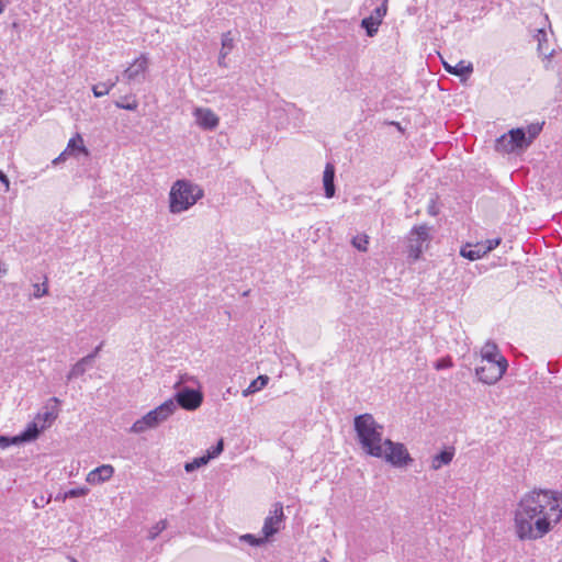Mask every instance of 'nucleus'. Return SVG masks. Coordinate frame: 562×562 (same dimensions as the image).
<instances>
[{"mask_svg":"<svg viewBox=\"0 0 562 562\" xmlns=\"http://www.w3.org/2000/svg\"><path fill=\"white\" fill-rule=\"evenodd\" d=\"M223 451V440L221 439L215 447H212L207 450V454L201 458L194 459L192 462H189L184 465L187 472L193 471L204 464H206L211 459L217 457Z\"/></svg>","mask_w":562,"mask_h":562,"instance_id":"nucleus-13","label":"nucleus"},{"mask_svg":"<svg viewBox=\"0 0 562 562\" xmlns=\"http://www.w3.org/2000/svg\"><path fill=\"white\" fill-rule=\"evenodd\" d=\"M454 456V449L449 448L435 456L431 461V468L434 470L440 469L442 465L449 464Z\"/></svg>","mask_w":562,"mask_h":562,"instance_id":"nucleus-20","label":"nucleus"},{"mask_svg":"<svg viewBox=\"0 0 562 562\" xmlns=\"http://www.w3.org/2000/svg\"><path fill=\"white\" fill-rule=\"evenodd\" d=\"M47 292H48L47 282L45 281L43 283L42 288L38 284L35 285L34 296L35 297H42V296L46 295Z\"/></svg>","mask_w":562,"mask_h":562,"instance_id":"nucleus-34","label":"nucleus"},{"mask_svg":"<svg viewBox=\"0 0 562 562\" xmlns=\"http://www.w3.org/2000/svg\"><path fill=\"white\" fill-rule=\"evenodd\" d=\"M176 409V404L170 400L160 406L147 413L142 419L136 420L132 430L134 432H143L148 428L156 427L159 423L166 420Z\"/></svg>","mask_w":562,"mask_h":562,"instance_id":"nucleus-4","label":"nucleus"},{"mask_svg":"<svg viewBox=\"0 0 562 562\" xmlns=\"http://www.w3.org/2000/svg\"><path fill=\"white\" fill-rule=\"evenodd\" d=\"M480 244L484 246L485 254H488L501 244V238L487 239L485 241H481Z\"/></svg>","mask_w":562,"mask_h":562,"instance_id":"nucleus-28","label":"nucleus"},{"mask_svg":"<svg viewBox=\"0 0 562 562\" xmlns=\"http://www.w3.org/2000/svg\"><path fill=\"white\" fill-rule=\"evenodd\" d=\"M542 126L540 124H531L528 126L527 133L529 135L527 140H532L541 132Z\"/></svg>","mask_w":562,"mask_h":562,"instance_id":"nucleus-30","label":"nucleus"},{"mask_svg":"<svg viewBox=\"0 0 562 562\" xmlns=\"http://www.w3.org/2000/svg\"><path fill=\"white\" fill-rule=\"evenodd\" d=\"M0 181L4 183L5 186V191L9 190V187H10V181L9 179L7 178V176L0 170Z\"/></svg>","mask_w":562,"mask_h":562,"instance_id":"nucleus-36","label":"nucleus"},{"mask_svg":"<svg viewBox=\"0 0 562 562\" xmlns=\"http://www.w3.org/2000/svg\"><path fill=\"white\" fill-rule=\"evenodd\" d=\"M115 83H116V81H113L110 83H106V82L98 83L92 87V92H93L94 97H97V98L106 95L112 90V88L115 86Z\"/></svg>","mask_w":562,"mask_h":562,"instance_id":"nucleus-25","label":"nucleus"},{"mask_svg":"<svg viewBox=\"0 0 562 562\" xmlns=\"http://www.w3.org/2000/svg\"><path fill=\"white\" fill-rule=\"evenodd\" d=\"M378 458H383L394 467L403 468L412 462V458L403 443L393 442L385 439L382 443V453Z\"/></svg>","mask_w":562,"mask_h":562,"instance_id":"nucleus-5","label":"nucleus"},{"mask_svg":"<svg viewBox=\"0 0 562 562\" xmlns=\"http://www.w3.org/2000/svg\"><path fill=\"white\" fill-rule=\"evenodd\" d=\"M148 68V58L145 54L137 57L130 67L125 70V76L128 80H133L139 75L145 74Z\"/></svg>","mask_w":562,"mask_h":562,"instance_id":"nucleus-14","label":"nucleus"},{"mask_svg":"<svg viewBox=\"0 0 562 562\" xmlns=\"http://www.w3.org/2000/svg\"><path fill=\"white\" fill-rule=\"evenodd\" d=\"M355 428L360 442L366 451L379 457L382 453V427L379 426L370 414H363L355 419Z\"/></svg>","mask_w":562,"mask_h":562,"instance_id":"nucleus-2","label":"nucleus"},{"mask_svg":"<svg viewBox=\"0 0 562 562\" xmlns=\"http://www.w3.org/2000/svg\"><path fill=\"white\" fill-rule=\"evenodd\" d=\"M196 123L204 130H214L218 123V116L211 109L198 108L194 111Z\"/></svg>","mask_w":562,"mask_h":562,"instance_id":"nucleus-10","label":"nucleus"},{"mask_svg":"<svg viewBox=\"0 0 562 562\" xmlns=\"http://www.w3.org/2000/svg\"><path fill=\"white\" fill-rule=\"evenodd\" d=\"M319 562H329V561L326 559H322Z\"/></svg>","mask_w":562,"mask_h":562,"instance_id":"nucleus-40","label":"nucleus"},{"mask_svg":"<svg viewBox=\"0 0 562 562\" xmlns=\"http://www.w3.org/2000/svg\"><path fill=\"white\" fill-rule=\"evenodd\" d=\"M430 239L427 225L414 226L408 235V256L414 260L418 259L424 249L427 248Z\"/></svg>","mask_w":562,"mask_h":562,"instance_id":"nucleus-7","label":"nucleus"},{"mask_svg":"<svg viewBox=\"0 0 562 562\" xmlns=\"http://www.w3.org/2000/svg\"><path fill=\"white\" fill-rule=\"evenodd\" d=\"M87 492H88V490L85 487L72 488L69 492H67L66 496H69V497L83 496L87 494Z\"/></svg>","mask_w":562,"mask_h":562,"instance_id":"nucleus-35","label":"nucleus"},{"mask_svg":"<svg viewBox=\"0 0 562 562\" xmlns=\"http://www.w3.org/2000/svg\"><path fill=\"white\" fill-rule=\"evenodd\" d=\"M166 527H167L166 520H160L159 522H157L156 526H154L150 531V538L151 539L156 538L162 530L166 529Z\"/></svg>","mask_w":562,"mask_h":562,"instance_id":"nucleus-31","label":"nucleus"},{"mask_svg":"<svg viewBox=\"0 0 562 562\" xmlns=\"http://www.w3.org/2000/svg\"><path fill=\"white\" fill-rule=\"evenodd\" d=\"M386 11H387V4H386V1H384L380 7H378L374 10V15L373 16L376 20H380V22H382V19L386 14Z\"/></svg>","mask_w":562,"mask_h":562,"instance_id":"nucleus-32","label":"nucleus"},{"mask_svg":"<svg viewBox=\"0 0 562 562\" xmlns=\"http://www.w3.org/2000/svg\"><path fill=\"white\" fill-rule=\"evenodd\" d=\"M202 195L203 192L198 186H193L184 180H178L170 190V211L172 213L186 211Z\"/></svg>","mask_w":562,"mask_h":562,"instance_id":"nucleus-3","label":"nucleus"},{"mask_svg":"<svg viewBox=\"0 0 562 562\" xmlns=\"http://www.w3.org/2000/svg\"><path fill=\"white\" fill-rule=\"evenodd\" d=\"M40 424L35 420L34 423L30 424L25 431L22 434L21 438L22 440H32L35 439L40 431H41Z\"/></svg>","mask_w":562,"mask_h":562,"instance_id":"nucleus-27","label":"nucleus"},{"mask_svg":"<svg viewBox=\"0 0 562 562\" xmlns=\"http://www.w3.org/2000/svg\"><path fill=\"white\" fill-rule=\"evenodd\" d=\"M269 382V378L267 375H259L257 379H255L249 386L243 392L245 396L252 394L255 392L260 391L263 389Z\"/></svg>","mask_w":562,"mask_h":562,"instance_id":"nucleus-21","label":"nucleus"},{"mask_svg":"<svg viewBox=\"0 0 562 562\" xmlns=\"http://www.w3.org/2000/svg\"><path fill=\"white\" fill-rule=\"evenodd\" d=\"M460 255L473 261L482 258L486 254L484 246H482L480 243H476L475 245L468 244L467 246L462 247L460 250Z\"/></svg>","mask_w":562,"mask_h":562,"instance_id":"nucleus-16","label":"nucleus"},{"mask_svg":"<svg viewBox=\"0 0 562 562\" xmlns=\"http://www.w3.org/2000/svg\"><path fill=\"white\" fill-rule=\"evenodd\" d=\"M0 440H1V441H5V438H4V437H0Z\"/></svg>","mask_w":562,"mask_h":562,"instance_id":"nucleus-41","label":"nucleus"},{"mask_svg":"<svg viewBox=\"0 0 562 562\" xmlns=\"http://www.w3.org/2000/svg\"><path fill=\"white\" fill-rule=\"evenodd\" d=\"M114 468L111 464H102L87 474L86 481L89 484H101L113 476Z\"/></svg>","mask_w":562,"mask_h":562,"instance_id":"nucleus-12","label":"nucleus"},{"mask_svg":"<svg viewBox=\"0 0 562 562\" xmlns=\"http://www.w3.org/2000/svg\"><path fill=\"white\" fill-rule=\"evenodd\" d=\"M232 46H233L232 38H227V37L223 38V48L227 47L228 49H231Z\"/></svg>","mask_w":562,"mask_h":562,"instance_id":"nucleus-38","label":"nucleus"},{"mask_svg":"<svg viewBox=\"0 0 562 562\" xmlns=\"http://www.w3.org/2000/svg\"><path fill=\"white\" fill-rule=\"evenodd\" d=\"M381 24L373 15L362 20V26L366 27L368 35L372 36L376 33L378 26Z\"/></svg>","mask_w":562,"mask_h":562,"instance_id":"nucleus-24","label":"nucleus"},{"mask_svg":"<svg viewBox=\"0 0 562 562\" xmlns=\"http://www.w3.org/2000/svg\"><path fill=\"white\" fill-rule=\"evenodd\" d=\"M351 244L359 251H367L369 246V236L367 234H360L352 238Z\"/></svg>","mask_w":562,"mask_h":562,"instance_id":"nucleus-26","label":"nucleus"},{"mask_svg":"<svg viewBox=\"0 0 562 562\" xmlns=\"http://www.w3.org/2000/svg\"><path fill=\"white\" fill-rule=\"evenodd\" d=\"M334 178H335V167L331 164H327L325 166L324 173H323V182H324L326 198H333L335 194Z\"/></svg>","mask_w":562,"mask_h":562,"instance_id":"nucleus-15","label":"nucleus"},{"mask_svg":"<svg viewBox=\"0 0 562 562\" xmlns=\"http://www.w3.org/2000/svg\"><path fill=\"white\" fill-rule=\"evenodd\" d=\"M284 520L283 506L281 503H276L271 514L265 519L262 533L265 539H268L276 535Z\"/></svg>","mask_w":562,"mask_h":562,"instance_id":"nucleus-9","label":"nucleus"},{"mask_svg":"<svg viewBox=\"0 0 562 562\" xmlns=\"http://www.w3.org/2000/svg\"><path fill=\"white\" fill-rule=\"evenodd\" d=\"M57 418V414L54 412H45L44 414H38L35 420L40 424L41 429H45Z\"/></svg>","mask_w":562,"mask_h":562,"instance_id":"nucleus-22","label":"nucleus"},{"mask_svg":"<svg viewBox=\"0 0 562 562\" xmlns=\"http://www.w3.org/2000/svg\"><path fill=\"white\" fill-rule=\"evenodd\" d=\"M562 518V494L548 490L531 491L519 502L515 530L519 539H538Z\"/></svg>","mask_w":562,"mask_h":562,"instance_id":"nucleus-1","label":"nucleus"},{"mask_svg":"<svg viewBox=\"0 0 562 562\" xmlns=\"http://www.w3.org/2000/svg\"><path fill=\"white\" fill-rule=\"evenodd\" d=\"M498 145L505 151H513L517 148H522L530 144V140H527L526 133L522 128H514L508 132V134L503 135L497 140Z\"/></svg>","mask_w":562,"mask_h":562,"instance_id":"nucleus-8","label":"nucleus"},{"mask_svg":"<svg viewBox=\"0 0 562 562\" xmlns=\"http://www.w3.org/2000/svg\"><path fill=\"white\" fill-rule=\"evenodd\" d=\"M501 359H505L497 346L495 344H492V342H486L482 348H481V361H492V360H501Z\"/></svg>","mask_w":562,"mask_h":562,"instance_id":"nucleus-19","label":"nucleus"},{"mask_svg":"<svg viewBox=\"0 0 562 562\" xmlns=\"http://www.w3.org/2000/svg\"><path fill=\"white\" fill-rule=\"evenodd\" d=\"M445 69L456 76H464L468 77L473 71V66L471 63L460 60L454 66L449 65L448 63H443Z\"/></svg>","mask_w":562,"mask_h":562,"instance_id":"nucleus-17","label":"nucleus"},{"mask_svg":"<svg viewBox=\"0 0 562 562\" xmlns=\"http://www.w3.org/2000/svg\"><path fill=\"white\" fill-rule=\"evenodd\" d=\"M9 0H0V14L4 12Z\"/></svg>","mask_w":562,"mask_h":562,"instance_id":"nucleus-39","label":"nucleus"},{"mask_svg":"<svg viewBox=\"0 0 562 562\" xmlns=\"http://www.w3.org/2000/svg\"><path fill=\"white\" fill-rule=\"evenodd\" d=\"M115 106L119 109L134 111L137 109L138 102L135 97H124L122 100L115 102Z\"/></svg>","mask_w":562,"mask_h":562,"instance_id":"nucleus-23","label":"nucleus"},{"mask_svg":"<svg viewBox=\"0 0 562 562\" xmlns=\"http://www.w3.org/2000/svg\"><path fill=\"white\" fill-rule=\"evenodd\" d=\"M70 562H78V561H77V560H75V559H71V560H70Z\"/></svg>","mask_w":562,"mask_h":562,"instance_id":"nucleus-42","label":"nucleus"},{"mask_svg":"<svg viewBox=\"0 0 562 562\" xmlns=\"http://www.w3.org/2000/svg\"><path fill=\"white\" fill-rule=\"evenodd\" d=\"M507 367L508 363L506 359L481 361L475 372L482 382L486 384H494L502 379Z\"/></svg>","mask_w":562,"mask_h":562,"instance_id":"nucleus-6","label":"nucleus"},{"mask_svg":"<svg viewBox=\"0 0 562 562\" xmlns=\"http://www.w3.org/2000/svg\"><path fill=\"white\" fill-rule=\"evenodd\" d=\"M70 155L66 149L54 160V162L63 161L66 159V156Z\"/></svg>","mask_w":562,"mask_h":562,"instance_id":"nucleus-37","label":"nucleus"},{"mask_svg":"<svg viewBox=\"0 0 562 562\" xmlns=\"http://www.w3.org/2000/svg\"><path fill=\"white\" fill-rule=\"evenodd\" d=\"M66 150L74 155L76 151L82 153L83 155L88 156L89 151L87 147L85 146L82 136L77 133L75 136H72L67 144Z\"/></svg>","mask_w":562,"mask_h":562,"instance_id":"nucleus-18","label":"nucleus"},{"mask_svg":"<svg viewBox=\"0 0 562 562\" xmlns=\"http://www.w3.org/2000/svg\"><path fill=\"white\" fill-rule=\"evenodd\" d=\"M241 540H244V541L248 542V543H249V544H251V546H260V544H262L267 539H265V537H263V538H256L255 536H252V535H249V533H248V535H244V536L241 537Z\"/></svg>","mask_w":562,"mask_h":562,"instance_id":"nucleus-29","label":"nucleus"},{"mask_svg":"<svg viewBox=\"0 0 562 562\" xmlns=\"http://www.w3.org/2000/svg\"><path fill=\"white\" fill-rule=\"evenodd\" d=\"M450 367H452V360L449 357L438 360L435 364V368L437 370H441V369L450 368Z\"/></svg>","mask_w":562,"mask_h":562,"instance_id":"nucleus-33","label":"nucleus"},{"mask_svg":"<svg viewBox=\"0 0 562 562\" xmlns=\"http://www.w3.org/2000/svg\"><path fill=\"white\" fill-rule=\"evenodd\" d=\"M178 404L186 409H196L202 403V395L194 390H186L177 394Z\"/></svg>","mask_w":562,"mask_h":562,"instance_id":"nucleus-11","label":"nucleus"}]
</instances>
